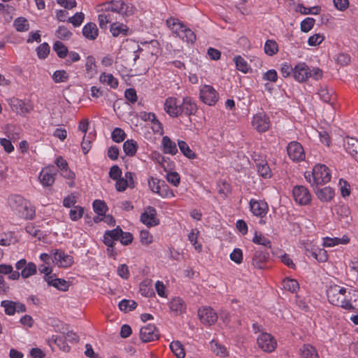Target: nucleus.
I'll return each mask as SVG.
<instances>
[{
	"instance_id": "1",
	"label": "nucleus",
	"mask_w": 358,
	"mask_h": 358,
	"mask_svg": "<svg viewBox=\"0 0 358 358\" xmlns=\"http://www.w3.org/2000/svg\"><path fill=\"white\" fill-rule=\"evenodd\" d=\"M351 294V291L338 285H330L327 289V296L330 303L348 310H355L350 299L347 298L346 294Z\"/></svg>"
},
{
	"instance_id": "2",
	"label": "nucleus",
	"mask_w": 358,
	"mask_h": 358,
	"mask_svg": "<svg viewBox=\"0 0 358 358\" xmlns=\"http://www.w3.org/2000/svg\"><path fill=\"white\" fill-rule=\"evenodd\" d=\"M8 203L13 211L25 220H32L36 213L35 208L23 196L15 194L9 196Z\"/></svg>"
},
{
	"instance_id": "3",
	"label": "nucleus",
	"mask_w": 358,
	"mask_h": 358,
	"mask_svg": "<svg viewBox=\"0 0 358 358\" xmlns=\"http://www.w3.org/2000/svg\"><path fill=\"white\" fill-rule=\"evenodd\" d=\"M305 178L312 186H317L329 182L331 176L329 169L326 165L318 164L313 167L312 173L306 174Z\"/></svg>"
},
{
	"instance_id": "4",
	"label": "nucleus",
	"mask_w": 358,
	"mask_h": 358,
	"mask_svg": "<svg viewBox=\"0 0 358 358\" xmlns=\"http://www.w3.org/2000/svg\"><path fill=\"white\" fill-rule=\"evenodd\" d=\"M201 100L208 106H214L218 101V93L210 85H204L199 92Z\"/></svg>"
},
{
	"instance_id": "5",
	"label": "nucleus",
	"mask_w": 358,
	"mask_h": 358,
	"mask_svg": "<svg viewBox=\"0 0 358 358\" xmlns=\"http://www.w3.org/2000/svg\"><path fill=\"white\" fill-rule=\"evenodd\" d=\"M270 257V250L266 248L255 249V252L252 259V266L258 269H264L266 263Z\"/></svg>"
},
{
	"instance_id": "6",
	"label": "nucleus",
	"mask_w": 358,
	"mask_h": 358,
	"mask_svg": "<svg viewBox=\"0 0 358 358\" xmlns=\"http://www.w3.org/2000/svg\"><path fill=\"white\" fill-rule=\"evenodd\" d=\"M258 347L266 352H271L275 350L277 343L273 336L268 333L261 334L257 338Z\"/></svg>"
},
{
	"instance_id": "7",
	"label": "nucleus",
	"mask_w": 358,
	"mask_h": 358,
	"mask_svg": "<svg viewBox=\"0 0 358 358\" xmlns=\"http://www.w3.org/2000/svg\"><path fill=\"white\" fill-rule=\"evenodd\" d=\"M289 157L294 162H301L305 159L303 148L297 141H292L287 146Z\"/></svg>"
},
{
	"instance_id": "8",
	"label": "nucleus",
	"mask_w": 358,
	"mask_h": 358,
	"mask_svg": "<svg viewBox=\"0 0 358 358\" xmlns=\"http://www.w3.org/2000/svg\"><path fill=\"white\" fill-rule=\"evenodd\" d=\"M16 271H21L20 273L22 278H28L36 273V265L33 262H27L26 259H22L15 264Z\"/></svg>"
},
{
	"instance_id": "9",
	"label": "nucleus",
	"mask_w": 358,
	"mask_h": 358,
	"mask_svg": "<svg viewBox=\"0 0 358 358\" xmlns=\"http://www.w3.org/2000/svg\"><path fill=\"white\" fill-rule=\"evenodd\" d=\"M293 197L300 205H307L310 202L311 195L309 190L303 185H296L292 190Z\"/></svg>"
},
{
	"instance_id": "10",
	"label": "nucleus",
	"mask_w": 358,
	"mask_h": 358,
	"mask_svg": "<svg viewBox=\"0 0 358 358\" xmlns=\"http://www.w3.org/2000/svg\"><path fill=\"white\" fill-rule=\"evenodd\" d=\"M252 125L259 132H265L270 128V120L264 113H259L253 116Z\"/></svg>"
},
{
	"instance_id": "11",
	"label": "nucleus",
	"mask_w": 358,
	"mask_h": 358,
	"mask_svg": "<svg viewBox=\"0 0 358 358\" xmlns=\"http://www.w3.org/2000/svg\"><path fill=\"white\" fill-rule=\"evenodd\" d=\"M140 220L148 227L157 226L159 224V220L157 218V210L152 206H148L145 211L142 213Z\"/></svg>"
},
{
	"instance_id": "12",
	"label": "nucleus",
	"mask_w": 358,
	"mask_h": 358,
	"mask_svg": "<svg viewBox=\"0 0 358 358\" xmlns=\"http://www.w3.org/2000/svg\"><path fill=\"white\" fill-rule=\"evenodd\" d=\"M198 316L201 322L206 325L213 324L217 320V313L210 307H203L199 309Z\"/></svg>"
},
{
	"instance_id": "13",
	"label": "nucleus",
	"mask_w": 358,
	"mask_h": 358,
	"mask_svg": "<svg viewBox=\"0 0 358 358\" xmlns=\"http://www.w3.org/2000/svg\"><path fill=\"white\" fill-rule=\"evenodd\" d=\"M56 169L54 166H50L43 169L38 176V178L43 186H52L55 180Z\"/></svg>"
},
{
	"instance_id": "14",
	"label": "nucleus",
	"mask_w": 358,
	"mask_h": 358,
	"mask_svg": "<svg viewBox=\"0 0 358 358\" xmlns=\"http://www.w3.org/2000/svg\"><path fill=\"white\" fill-rule=\"evenodd\" d=\"M140 338L143 343H148L159 338L158 331L155 325L148 324L141 327L140 330Z\"/></svg>"
},
{
	"instance_id": "15",
	"label": "nucleus",
	"mask_w": 358,
	"mask_h": 358,
	"mask_svg": "<svg viewBox=\"0 0 358 358\" xmlns=\"http://www.w3.org/2000/svg\"><path fill=\"white\" fill-rule=\"evenodd\" d=\"M294 78L299 82L303 83L310 78V69L304 62L299 63L294 67Z\"/></svg>"
},
{
	"instance_id": "16",
	"label": "nucleus",
	"mask_w": 358,
	"mask_h": 358,
	"mask_svg": "<svg viewBox=\"0 0 358 358\" xmlns=\"http://www.w3.org/2000/svg\"><path fill=\"white\" fill-rule=\"evenodd\" d=\"M180 115L184 114L187 116L194 115L197 111V106L194 101L189 96L184 97L180 104Z\"/></svg>"
},
{
	"instance_id": "17",
	"label": "nucleus",
	"mask_w": 358,
	"mask_h": 358,
	"mask_svg": "<svg viewBox=\"0 0 358 358\" xmlns=\"http://www.w3.org/2000/svg\"><path fill=\"white\" fill-rule=\"evenodd\" d=\"M9 104L13 111L20 115L29 113L32 110L31 105L16 98L10 99Z\"/></svg>"
},
{
	"instance_id": "18",
	"label": "nucleus",
	"mask_w": 358,
	"mask_h": 358,
	"mask_svg": "<svg viewBox=\"0 0 358 358\" xmlns=\"http://www.w3.org/2000/svg\"><path fill=\"white\" fill-rule=\"evenodd\" d=\"M52 260L60 267H69L72 265L73 260L70 255H66L63 251L56 250L53 253Z\"/></svg>"
},
{
	"instance_id": "19",
	"label": "nucleus",
	"mask_w": 358,
	"mask_h": 358,
	"mask_svg": "<svg viewBox=\"0 0 358 358\" xmlns=\"http://www.w3.org/2000/svg\"><path fill=\"white\" fill-rule=\"evenodd\" d=\"M164 110L171 117H177L180 116V104H178L176 98L168 97L164 102Z\"/></svg>"
},
{
	"instance_id": "20",
	"label": "nucleus",
	"mask_w": 358,
	"mask_h": 358,
	"mask_svg": "<svg viewBox=\"0 0 358 358\" xmlns=\"http://www.w3.org/2000/svg\"><path fill=\"white\" fill-rule=\"evenodd\" d=\"M122 234V230L119 226L113 230H108L103 235V243L110 247L111 244H115V241L120 240Z\"/></svg>"
},
{
	"instance_id": "21",
	"label": "nucleus",
	"mask_w": 358,
	"mask_h": 358,
	"mask_svg": "<svg viewBox=\"0 0 358 358\" xmlns=\"http://www.w3.org/2000/svg\"><path fill=\"white\" fill-rule=\"evenodd\" d=\"M112 10L115 15H130L133 14L132 7H129L124 1L120 0H111Z\"/></svg>"
},
{
	"instance_id": "22",
	"label": "nucleus",
	"mask_w": 358,
	"mask_h": 358,
	"mask_svg": "<svg viewBox=\"0 0 358 358\" xmlns=\"http://www.w3.org/2000/svg\"><path fill=\"white\" fill-rule=\"evenodd\" d=\"M250 210L253 215L259 217H264L268 210L267 203L263 201H257L254 199L250 201Z\"/></svg>"
},
{
	"instance_id": "23",
	"label": "nucleus",
	"mask_w": 358,
	"mask_h": 358,
	"mask_svg": "<svg viewBox=\"0 0 358 358\" xmlns=\"http://www.w3.org/2000/svg\"><path fill=\"white\" fill-rule=\"evenodd\" d=\"M115 15L113 13H99L98 15L99 27L101 29H106L108 24H113V23H115L117 20Z\"/></svg>"
},
{
	"instance_id": "24",
	"label": "nucleus",
	"mask_w": 358,
	"mask_h": 358,
	"mask_svg": "<svg viewBox=\"0 0 358 358\" xmlns=\"http://www.w3.org/2000/svg\"><path fill=\"white\" fill-rule=\"evenodd\" d=\"M7 275L8 280H17L20 277V272L14 271L10 264H0V276Z\"/></svg>"
},
{
	"instance_id": "25",
	"label": "nucleus",
	"mask_w": 358,
	"mask_h": 358,
	"mask_svg": "<svg viewBox=\"0 0 358 358\" xmlns=\"http://www.w3.org/2000/svg\"><path fill=\"white\" fill-rule=\"evenodd\" d=\"M162 151L164 154H170L174 155L178 152L176 143L167 136H165L162 138Z\"/></svg>"
},
{
	"instance_id": "26",
	"label": "nucleus",
	"mask_w": 358,
	"mask_h": 358,
	"mask_svg": "<svg viewBox=\"0 0 358 358\" xmlns=\"http://www.w3.org/2000/svg\"><path fill=\"white\" fill-rule=\"evenodd\" d=\"M83 34L89 40H95L99 34L96 24L94 22L87 23L83 28Z\"/></svg>"
},
{
	"instance_id": "27",
	"label": "nucleus",
	"mask_w": 358,
	"mask_h": 358,
	"mask_svg": "<svg viewBox=\"0 0 358 358\" xmlns=\"http://www.w3.org/2000/svg\"><path fill=\"white\" fill-rule=\"evenodd\" d=\"M169 308L176 315H180L185 313L186 310V305L182 299L180 297H176L169 303Z\"/></svg>"
},
{
	"instance_id": "28",
	"label": "nucleus",
	"mask_w": 358,
	"mask_h": 358,
	"mask_svg": "<svg viewBox=\"0 0 358 358\" xmlns=\"http://www.w3.org/2000/svg\"><path fill=\"white\" fill-rule=\"evenodd\" d=\"M46 282L48 285L52 286L60 291H67L70 286V284L68 281L62 278H46Z\"/></svg>"
},
{
	"instance_id": "29",
	"label": "nucleus",
	"mask_w": 358,
	"mask_h": 358,
	"mask_svg": "<svg viewBox=\"0 0 358 358\" xmlns=\"http://www.w3.org/2000/svg\"><path fill=\"white\" fill-rule=\"evenodd\" d=\"M110 31L113 36L117 37L120 35L127 36L129 31V27L122 23L115 22L110 24Z\"/></svg>"
},
{
	"instance_id": "30",
	"label": "nucleus",
	"mask_w": 358,
	"mask_h": 358,
	"mask_svg": "<svg viewBox=\"0 0 358 358\" xmlns=\"http://www.w3.org/2000/svg\"><path fill=\"white\" fill-rule=\"evenodd\" d=\"M345 148L352 157L358 161V140L350 138L345 144Z\"/></svg>"
},
{
	"instance_id": "31",
	"label": "nucleus",
	"mask_w": 358,
	"mask_h": 358,
	"mask_svg": "<svg viewBox=\"0 0 358 358\" xmlns=\"http://www.w3.org/2000/svg\"><path fill=\"white\" fill-rule=\"evenodd\" d=\"M315 193L318 199L322 201H329L334 196V190L330 187H325L317 189Z\"/></svg>"
},
{
	"instance_id": "32",
	"label": "nucleus",
	"mask_w": 358,
	"mask_h": 358,
	"mask_svg": "<svg viewBox=\"0 0 358 358\" xmlns=\"http://www.w3.org/2000/svg\"><path fill=\"white\" fill-rule=\"evenodd\" d=\"M301 358H319L316 349L309 344H304L300 348Z\"/></svg>"
},
{
	"instance_id": "33",
	"label": "nucleus",
	"mask_w": 358,
	"mask_h": 358,
	"mask_svg": "<svg viewBox=\"0 0 358 358\" xmlns=\"http://www.w3.org/2000/svg\"><path fill=\"white\" fill-rule=\"evenodd\" d=\"M168 27L173 30L178 36L182 33L183 29L186 28V25L176 18H169L166 20Z\"/></svg>"
},
{
	"instance_id": "34",
	"label": "nucleus",
	"mask_w": 358,
	"mask_h": 358,
	"mask_svg": "<svg viewBox=\"0 0 358 358\" xmlns=\"http://www.w3.org/2000/svg\"><path fill=\"white\" fill-rule=\"evenodd\" d=\"M209 345L211 351L217 356H220L222 357L227 356L228 352L227 348L224 345L219 343L217 341L212 340Z\"/></svg>"
},
{
	"instance_id": "35",
	"label": "nucleus",
	"mask_w": 358,
	"mask_h": 358,
	"mask_svg": "<svg viewBox=\"0 0 358 358\" xmlns=\"http://www.w3.org/2000/svg\"><path fill=\"white\" fill-rule=\"evenodd\" d=\"M257 169L258 173L264 178H269L271 177V170L269 168L266 160H260L257 163Z\"/></svg>"
},
{
	"instance_id": "36",
	"label": "nucleus",
	"mask_w": 358,
	"mask_h": 358,
	"mask_svg": "<svg viewBox=\"0 0 358 358\" xmlns=\"http://www.w3.org/2000/svg\"><path fill=\"white\" fill-rule=\"evenodd\" d=\"M138 149L137 143L133 140H127L123 143V150L127 156L133 157L136 153Z\"/></svg>"
},
{
	"instance_id": "37",
	"label": "nucleus",
	"mask_w": 358,
	"mask_h": 358,
	"mask_svg": "<svg viewBox=\"0 0 358 358\" xmlns=\"http://www.w3.org/2000/svg\"><path fill=\"white\" fill-rule=\"evenodd\" d=\"M252 242L254 243L263 246L264 248H266L269 250H271L272 244L271 241L260 233H258L257 231L255 233V236L252 238Z\"/></svg>"
},
{
	"instance_id": "38",
	"label": "nucleus",
	"mask_w": 358,
	"mask_h": 358,
	"mask_svg": "<svg viewBox=\"0 0 358 358\" xmlns=\"http://www.w3.org/2000/svg\"><path fill=\"white\" fill-rule=\"evenodd\" d=\"M170 348L177 358H184L185 351L182 344L178 341H173L170 344Z\"/></svg>"
},
{
	"instance_id": "39",
	"label": "nucleus",
	"mask_w": 358,
	"mask_h": 358,
	"mask_svg": "<svg viewBox=\"0 0 358 358\" xmlns=\"http://www.w3.org/2000/svg\"><path fill=\"white\" fill-rule=\"evenodd\" d=\"M99 80L102 83H106L110 85L112 88H117L118 86V81L111 73H103L100 75Z\"/></svg>"
},
{
	"instance_id": "40",
	"label": "nucleus",
	"mask_w": 358,
	"mask_h": 358,
	"mask_svg": "<svg viewBox=\"0 0 358 358\" xmlns=\"http://www.w3.org/2000/svg\"><path fill=\"white\" fill-rule=\"evenodd\" d=\"M264 52L268 56H273L278 52V45L275 41L268 39L264 44Z\"/></svg>"
},
{
	"instance_id": "41",
	"label": "nucleus",
	"mask_w": 358,
	"mask_h": 358,
	"mask_svg": "<svg viewBox=\"0 0 358 358\" xmlns=\"http://www.w3.org/2000/svg\"><path fill=\"white\" fill-rule=\"evenodd\" d=\"M53 50L59 58H65L69 53L67 47L61 41H57L53 44Z\"/></svg>"
},
{
	"instance_id": "42",
	"label": "nucleus",
	"mask_w": 358,
	"mask_h": 358,
	"mask_svg": "<svg viewBox=\"0 0 358 358\" xmlns=\"http://www.w3.org/2000/svg\"><path fill=\"white\" fill-rule=\"evenodd\" d=\"M178 145L181 152L189 159H195L196 154L190 149L187 143L181 140H178Z\"/></svg>"
},
{
	"instance_id": "43",
	"label": "nucleus",
	"mask_w": 358,
	"mask_h": 358,
	"mask_svg": "<svg viewBox=\"0 0 358 358\" xmlns=\"http://www.w3.org/2000/svg\"><path fill=\"white\" fill-rule=\"evenodd\" d=\"M13 26L17 31H26L29 29V24L26 18L20 17L14 20Z\"/></svg>"
},
{
	"instance_id": "44",
	"label": "nucleus",
	"mask_w": 358,
	"mask_h": 358,
	"mask_svg": "<svg viewBox=\"0 0 358 358\" xmlns=\"http://www.w3.org/2000/svg\"><path fill=\"white\" fill-rule=\"evenodd\" d=\"M119 308L124 312H128L136 309L137 303L134 300L123 299L119 302Z\"/></svg>"
},
{
	"instance_id": "45",
	"label": "nucleus",
	"mask_w": 358,
	"mask_h": 358,
	"mask_svg": "<svg viewBox=\"0 0 358 358\" xmlns=\"http://www.w3.org/2000/svg\"><path fill=\"white\" fill-rule=\"evenodd\" d=\"M1 306L4 308V312L8 315H13L16 312L15 301L4 300L1 302Z\"/></svg>"
},
{
	"instance_id": "46",
	"label": "nucleus",
	"mask_w": 358,
	"mask_h": 358,
	"mask_svg": "<svg viewBox=\"0 0 358 358\" xmlns=\"http://www.w3.org/2000/svg\"><path fill=\"white\" fill-rule=\"evenodd\" d=\"M93 208L98 215H104L108 207L103 201L96 199L93 202Z\"/></svg>"
},
{
	"instance_id": "47",
	"label": "nucleus",
	"mask_w": 358,
	"mask_h": 358,
	"mask_svg": "<svg viewBox=\"0 0 358 358\" xmlns=\"http://www.w3.org/2000/svg\"><path fill=\"white\" fill-rule=\"evenodd\" d=\"M283 287L290 292H296L299 289V282L294 279H285L283 280Z\"/></svg>"
},
{
	"instance_id": "48",
	"label": "nucleus",
	"mask_w": 358,
	"mask_h": 358,
	"mask_svg": "<svg viewBox=\"0 0 358 358\" xmlns=\"http://www.w3.org/2000/svg\"><path fill=\"white\" fill-rule=\"evenodd\" d=\"M234 59L236 64V69L238 71L244 73L248 72L249 66L248 62L241 56H236Z\"/></svg>"
},
{
	"instance_id": "49",
	"label": "nucleus",
	"mask_w": 358,
	"mask_h": 358,
	"mask_svg": "<svg viewBox=\"0 0 358 358\" xmlns=\"http://www.w3.org/2000/svg\"><path fill=\"white\" fill-rule=\"evenodd\" d=\"M179 37L183 41L192 43H194L196 39L194 32L187 27L185 29H183L182 33H180Z\"/></svg>"
},
{
	"instance_id": "50",
	"label": "nucleus",
	"mask_w": 358,
	"mask_h": 358,
	"mask_svg": "<svg viewBox=\"0 0 358 358\" xmlns=\"http://www.w3.org/2000/svg\"><path fill=\"white\" fill-rule=\"evenodd\" d=\"M72 34V32L64 26H59L55 33L59 39L64 41L69 40Z\"/></svg>"
},
{
	"instance_id": "51",
	"label": "nucleus",
	"mask_w": 358,
	"mask_h": 358,
	"mask_svg": "<svg viewBox=\"0 0 358 358\" xmlns=\"http://www.w3.org/2000/svg\"><path fill=\"white\" fill-rule=\"evenodd\" d=\"M126 134L123 129L117 127L111 133V138L115 143H121L124 141L126 138Z\"/></svg>"
},
{
	"instance_id": "52",
	"label": "nucleus",
	"mask_w": 358,
	"mask_h": 358,
	"mask_svg": "<svg viewBox=\"0 0 358 358\" xmlns=\"http://www.w3.org/2000/svg\"><path fill=\"white\" fill-rule=\"evenodd\" d=\"M160 187L161 189L159 191V192H158V195L160 196L163 198H169L175 196L173 190L169 188L164 180L162 181Z\"/></svg>"
},
{
	"instance_id": "53",
	"label": "nucleus",
	"mask_w": 358,
	"mask_h": 358,
	"mask_svg": "<svg viewBox=\"0 0 358 358\" xmlns=\"http://www.w3.org/2000/svg\"><path fill=\"white\" fill-rule=\"evenodd\" d=\"M83 213L84 208L79 206H76L73 208L71 209L69 216L71 220L77 221L83 217Z\"/></svg>"
},
{
	"instance_id": "54",
	"label": "nucleus",
	"mask_w": 358,
	"mask_h": 358,
	"mask_svg": "<svg viewBox=\"0 0 358 358\" xmlns=\"http://www.w3.org/2000/svg\"><path fill=\"white\" fill-rule=\"evenodd\" d=\"M36 52L38 58L44 59H45L49 53H50V46L47 43H43L41 44L36 48Z\"/></svg>"
},
{
	"instance_id": "55",
	"label": "nucleus",
	"mask_w": 358,
	"mask_h": 358,
	"mask_svg": "<svg viewBox=\"0 0 358 358\" xmlns=\"http://www.w3.org/2000/svg\"><path fill=\"white\" fill-rule=\"evenodd\" d=\"M312 257L320 262H325L328 259L327 251L323 248H318L316 252H312Z\"/></svg>"
},
{
	"instance_id": "56",
	"label": "nucleus",
	"mask_w": 358,
	"mask_h": 358,
	"mask_svg": "<svg viewBox=\"0 0 358 358\" xmlns=\"http://www.w3.org/2000/svg\"><path fill=\"white\" fill-rule=\"evenodd\" d=\"M69 78L67 73L64 71H56L52 75V79L56 83L66 82Z\"/></svg>"
},
{
	"instance_id": "57",
	"label": "nucleus",
	"mask_w": 358,
	"mask_h": 358,
	"mask_svg": "<svg viewBox=\"0 0 358 358\" xmlns=\"http://www.w3.org/2000/svg\"><path fill=\"white\" fill-rule=\"evenodd\" d=\"M26 231L31 235L33 237L37 238L41 240L43 236V233L41 230L36 229L32 224H28L25 227Z\"/></svg>"
},
{
	"instance_id": "58",
	"label": "nucleus",
	"mask_w": 358,
	"mask_h": 358,
	"mask_svg": "<svg viewBox=\"0 0 358 358\" xmlns=\"http://www.w3.org/2000/svg\"><path fill=\"white\" fill-rule=\"evenodd\" d=\"M85 15L82 12L76 13L73 17L68 19V22L71 23L75 27H79L83 23Z\"/></svg>"
},
{
	"instance_id": "59",
	"label": "nucleus",
	"mask_w": 358,
	"mask_h": 358,
	"mask_svg": "<svg viewBox=\"0 0 358 358\" xmlns=\"http://www.w3.org/2000/svg\"><path fill=\"white\" fill-rule=\"evenodd\" d=\"M315 20L312 17H306L301 22V30L303 32H308L310 31L314 24Z\"/></svg>"
},
{
	"instance_id": "60",
	"label": "nucleus",
	"mask_w": 358,
	"mask_h": 358,
	"mask_svg": "<svg viewBox=\"0 0 358 358\" xmlns=\"http://www.w3.org/2000/svg\"><path fill=\"white\" fill-rule=\"evenodd\" d=\"M198 234H199L198 231L196 233V232H194V230L192 229L191 231V232L188 235V240L194 245L195 250H197L199 252L202 250V245H201V244L199 243L198 241H197V235H198Z\"/></svg>"
},
{
	"instance_id": "61",
	"label": "nucleus",
	"mask_w": 358,
	"mask_h": 358,
	"mask_svg": "<svg viewBox=\"0 0 358 358\" xmlns=\"http://www.w3.org/2000/svg\"><path fill=\"white\" fill-rule=\"evenodd\" d=\"M162 180L155 178L154 177H150L148 180V185L150 190L158 194V192H159V191L161 189L160 185L162 184Z\"/></svg>"
},
{
	"instance_id": "62",
	"label": "nucleus",
	"mask_w": 358,
	"mask_h": 358,
	"mask_svg": "<svg viewBox=\"0 0 358 358\" xmlns=\"http://www.w3.org/2000/svg\"><path fill=\"white\" fill-rule=\"evenodd\" d=\"M166 178L169 183L175 187H178L180 182V175L176 171L167 173Z\"/></svg>"
},
{
	"instance_id": "63",
	"label": "nucleus",
	"mask_w": 358,
	"mask_h": 358,
	"mask_svg": "<svg viewBox=\"0 0 358 358\" xmlns=\"http://www.w3.org/2000/svg\"><path fill=\"white\" fill-rule=\"evenodd\" d=\"M336 63L341 66H346L350 62L351 58L348 54L339 53L335 58Z\"/></svg>"
},
{
	"instance_id": "64",
	"label": "nucleus",
	"mask_w": 358,
	"mask_h": 358,
	"mask_svg": "<svg viewBox=\"0 0 358 358\" xmlns=\"http://www.w3.org/2000/svg\"><path fill=\"white\" fill-rule=\"evenodd\" d=\"M229 257L235 263L241 264L243 261V252L240 248H235L230 254Z\"/></svg>"
}]
</instances>
